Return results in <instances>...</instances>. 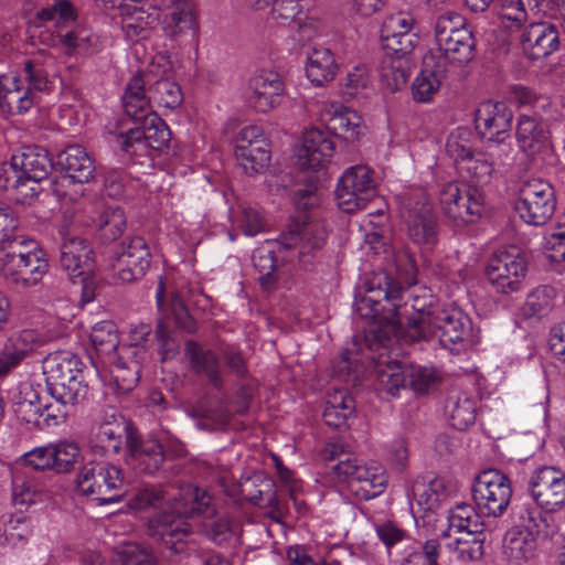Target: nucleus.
<instances>
[{"mask_svg": "<svg viewBox=\"0 0 565 565\" xmlns=\"http://www.w3.org/2000/svg\"><path fill=\"white\" fill-rule=\"evenodd\" d=\"M425 290L404 288L382 270L367 281L366 294L355 302L356 313L371 320L364 340L370 351L388 350L395 342L419 343L429 340V323L438 312Z\"/></svg>", "mask_w": 565, "mask_h": 565, "instance_id": "1", "label": "nucleus"}, {"mask_svg": "<svg viewBox=\"0 0 565 565\" xmlns=\"http://www.w3.org/2000/svg\"><path fill=\"white\" fill-rule=\"evenodd\" d=\"M212 497L206 490L185 484L172 492L159 484H146L138 488L129 499L134 510H145L167 505V509L149 519L147 532L156 543L172 555L186 550L188 539L192 534L189 518L207 512Z\"/></svg>", "mask_w": 565, "mask_h": 565, "instance_id": "2", "label": "nucleus"}, {"mask_svg": "<svg viewBox=\"0 0 565 565\" xmlns=\"http://www.w3.org/2000/svg\"><path fill=\"white\" fill-rule=\"evenodd\" d=\"M327 131L311 128L303 132L302 143L297 151V164L302 171H322L334 151L330 134L345 142H354L362 134V118L354 110L334 107L323 115Z\"/></svg>", "mask_w": 565, "mask_h": 565, "instance_id": "3", "label": "nucleus"}, {"mask_svg": "<svg viewBox=\"0 0 565 565\" xmlns=\"http://www.w3.org/2000/svg\"><path fill=\"white\" fill-rule=\"evenodd\" d=\"M320 455L330 463L328 476L337 482L345 483L359 500H371L384 491L387 478L382 468L369 467L349 454L342 443H327Z\"/></svg>", "mask_w": 565, "mask_h": 565, "instance_id": "4", "label": "nucleus"}, {"mask_svg": "<svg viewBox=\"0 0 565 565\" xmlns=\"http://www.w3.org/2000/svg\"><path fill=\"white\" fill-rule=\"evenodd\" d=\"M319 178L302 189H298L292 194V202L299 215L294 218L288 233L280 236V244L290 249H298V259L302 265H309L319 257L323 246L327 243L328 233L322 222L310 221L305 213L316 206L319 202L316 183Z\"/></svg>", "mask_w": 565, "mask_h": 565, "instance_id": "5", "label": "nucleus"}, {"mask_svg": "<svg viewBox=\"0 0 565 565\" xmlns=\"http://www.w3.org/2000/svg\"><path fill=\"white\" fill-rule=\"evenodd\" d=\"M84 364L74 353L68 351L54 352L43 361L46 391L63 411L82 403L87 395L88 386L83 374Z\"/></svg>", "mask_w": 565, "mask_h": 565, "instance_id": "6", "label": "nucleus"}, {"mask_svg": "<svg viewBox=\"0 0 565 565\" xmlns=\"http://www.w3.org/2000/svg\"><path fill=\"white\" fill-rule=\"evenodd\" d=\"M511 516L515 526L505 534L502 554L510 565H524L535 557L536 537L547 529V518L530 501H516Z\"/></svg>", "mask_w": 565, "mask_h": 565, "instance_id": "7", "label": "nucleus"}, {"mask_svg": "<svg viewBox=\"0 0 565 565\" xmlns=\"http://www.w3.org/2000/svg\"><path fill=\"white\" fill-rule=\"evenodd\" d=\"M54 163L46 149L40 146L23 147L22 151L13 154L10 166L0 168V179L4 189H15L23 199L33 198L38 194L35 185L46 179L53 169Z\"/></svg>", "mask_w": 565, "mask_h": 565, "instance_id": "8", "label": "nucleus"}, {"mask_svg": "<svg viewBox=\"0 0 565 565\" xmlns=\"http://www.w3.org/2000/svg\"><path fill=\"white\" fill-rule=\"evenodd\" d=\"M373 351L379 355L370 359L375 363V373L379 388L392 396H396L401 388L411 386L415 392L424 394L436 382L437 374L433 369L419 365H405L393 360L385 352Z\"/></svg>", "mask_w": 565, "mask_h": 565, "instance_id": "9", "label": "nucleus"}, {"mask_svg": "<svg viewBox=\"0 0 565 565\" xmlns=\"http://www.w3.org/2000/svg\"><path fill=\"white\" fill-rule=\"evenodd\" d=\"M42 22H53L55 31L53 45H62L67 54L79 53L92 55L98 51V36L85 29H67L76 19L73 6L67 0L55 1L52 6L36 12Z\"/></svg>", "mask_w": 565, "mask_h": 565, "instance_id": "10", "label": "nucleus"}, {"mask_svg": "<svg viewBox=\"0 0 565 565\" xmlns=\"http://www.w3.org/2000/svg\"><path fill=\"white\" fill-rule=\"evenodd\" d=\"M82 494L92 497L99 504L118 502L125 495L122 470L106 461H90L84 465L76 479Z\"/></svg>", "mask_w": 565, "mask_h": 565, "instance_id": "11", "label": "nucleus"}, {"mask_svg": "<svg viewBox=\"0 0 565 565\" xmlns=\"http://www.w3.org/2000/svg\"><path fill=\"white\" fill-rule=\"evenodd\" d=\"M401 218L408 237L419 246L431 248L438 241V223L433 206L422 191L405 194L401 202Z\"/></svg>", "mask_w": 565, "mask_h": 565, "instance_id": "12", "label": "nucleus"}, {"mask_svg": "<svg viewBox=\"0 0 565 565\" xmlns=\"http://www.w3.org/2000/svg\"><path fill=\"white\" fill-rule=\"evenodd\" d=\"M512 494L510 478L498 469L483 470L475 478L472 498L482 515L502 516L510 507Z\"/></svg>", "mask_w": 565, "mask_h": 565, "instance_id": "13", "label": "nucleus"}, {"mask_svg": "<svg viewBox=\"0 0 565 565\" xmlns=\"http://www.w3.org/2000/svg\"><path fill=\"white\" fill-rule=\"evenodd\" d=\"M556 196L552 184L543 179H529L519 189L515 211L526 224L541 226L553 216Z\"/></svg>", "mask_w": 565, "mask_h": 565, "instance_id": "14", "label": "nucleus"}, {"mask_svg": "<svg viewBox=\"0 0 565 565\" xmlns=\"http://www.w3.org/2000/svg\"><path fill=\"white\" fill-rule=\"evenodd\" d=\"M483 203V193L478 188H461L456 182H448L439 190L440 209L457 227L478 220L481 216Z\"/></svg>", "mask_w": 565, "mask_h": 565, "instance_id": "15", "label": "nucleus"}, {"mask_svg": "<svg viewBox=\"0 0 565 565\" xmlns=\"http://www.w3.org/2000/svg\"><path fill=\"white\" fill-rule=\"evenodd\" d=\"M527 264L520 250L512 246L493 253L487 260L484 276L497 292L518 291L525 278Z\"/></svg>", "mask_w": 565, "mask_h": 565, "instance_id": "16", "label": "nucleus"}, {"mask_svg": "<svg viewBox=\"0 0 565 565\" xmlns=\"http://www.w3.org/2000/svg\"><path fill=\"white\" fill-rule=\"evenodd\" d=\"M526 490L539 511L556 512L565 504V471L556 466H541L530 475Z\"/></svg>", "mask_w": 565, "mask_h": 565, "instance_id": "17", "label": "nucleus"}, {"mask_svg": "<svg viewBox=\"0 0 565 565\" xmlns=\"http://www.w3.org/2000/svg\"><path fill=\"white\" fill-rule=\"evenodd\" d=\"M150 247L142 236L126 237L114 252V277L130 284L142 278L150 266Z\"/></svg>", "mask_w": 565, "mask_h": 565, "instance_id": "18", "label": "nucleus"}, {"mask_svg": "<svg viewBox=\"0 0 565 565\" xmlns=\"http://www.w3.org/2000/svg\"><path fill=\"white\" fill-rule=\"evenodd\" d=\"M374 195L375 182L371 170L362 164L348 168L335 189L338 205L347 213L364 209Z\"/></svg>", "mask_w": 565, "mask_h": 565, "instance_id": "19", "label": "nucleus"}, {"mask_svg": "<svg viewBox=\"0 0 565 565\" xmlns=\"http://www.w3.org/2000/svg\"><path fill=\"white\" fill-rule=\"evenodd\" d=\"M136 127L119 135L120 148L125 152H136L137 148H150L161 151L171 139L168 125L157 114L141 115Z\"/></svg>", "mask_w": 565, "mask_h": 565, "instance_id": "20", "label": "nucleus"}, {"mask_svg": "<svg viewBox=\"0 0 565 565\" xmlns=\"http://www.w3.org/2000/svg\"><path fill=\"white\" fill-rule=\"evenodd\" d=\"M164 35L173 41L195 38L199 20L195 4L191 0H168L158 11L157 20Z\"/></svg>", "mask_w": 565, "mask_h": 565, "instance_id": "21", "label": "nucleus"}, {"mask_svg": "<svg viewBox=\"0 0 565 565\" xmlns=\"http://www.w3.org/2000/svg\"><path fill=\"white\" fill-rule=\"evenodd\" d=\"M512 121L513 111L503 102L487 100L476 109L475 126L483 140L504 142L510 137Z\"/></svg>", "mask_w": 565, "mask_h": 565, "instance_id": "22", "label": "nucleus"}, {"mask_svg": "<svg viewBox=\"0 0 565 565\" xmlns=\"http://www.w3.org/2000/svg\"><path fill=\"white\" fill-rule=\"evenodd\" d=\"M429 339L437 337L439 343L449 350L461 344L472 330L470 318L460 309L438 311L429 323Z\"/></svg>", "mask_w": 565, "mask_h": 565, "instance_id": "23", "label": "nucleus"}, {"mask_svg": "<svg viewBox=\"0 0 565 565\" xmlns=\"http://www.w3.org/2000/svg\"><path fill=\"white\" fill-rule=\"evenodd\" d=\"M414 22V18L406 12L387 17L381 30L382 49L402 54L413 53L419 41L417 34L411 32Z\"/></svg>", "mask_w": 565, "mask_h": 565, "instance_id": "24", "label": "nucleus"}, {"mask_svg": "<svg viewBox=\"0 0 565 565\" xmlns=\"http://www.w3.org/2000/svg\"><path fill=\"white\" fill-rule=\"evenodd\" d=\"M63 235L60 246V266L75 282V277L93 271V249L88 242L78 236Z\"/></svg>", "mask_w": 565, "mask_h": 565, "instance_id": "25", "label": "nucleus"}, {"mask_svg": "<svg viewBox=\"0 0 565 565\" xmlns=\"http://www.w3.org/2000/svg\"><path fill=\"white\" fill-rule=\"evenodd\" d=\"M557 28L547 22L531 23L521 34V45L524 54L531 60L547 57L559 47Z\"/></svg>", "mask_w": 565, "mask_h": 565, "instance_id": "26", "label": "nucleus"}, {"mask_svg": "<svg viewBox=\"0 0 565 565\" xmlns=\"http://www.w3.org/2000/svg\"><path fill=\"white\" fill-rule=\"evenodd\" d=\"M128 462L139 472L154 475L163 465V446L157 440H142L137 431L127 434Z\"/></svg>", "mask_w": 565, "mask_h": 565, "instance_id": "27", "label": "nucleus"}, {"mask_svg": "<svg viewBox=\"0 0 565 565\" xmlns=\"http://www.w3.org/2000/svg\"><path fill=\"white\" fill-rule=\"evenodd\" d=\"M140 2H128L120 7V26L125 36L130 41L146 40L150 36L158 20V10L139 6Z\"/></svg>", "mask_w": 565, "mask_h": 565, "instance_id": "28", "label": "nucleus"}, {"mask_svg": "<svg viewBox=\"0 0 565 565\" xmlns=\"http://www.w3.org/2000/svg\"><path fill=\"white\" fill-rule=\"evenodd\" d=\"M49 270V263L44 252H35L20 263L1 267L2 277L10 284L23 288L38 285Z\"/></svg>", "mask_w": 565, "mask_h": 565, "instance_id": "29", "label": "nucleus"}, {"mask_svg": "<svg viewBox=\"0 0 565 565\" xmlns=\"http://www.w3.org/2000/svg\"><path fill=\"white\" fill-rule=\"evenodd\" d=\"M436 45V57L439 60V63L461 66L473 58L476 40L469 29L459 30L454 35L441 36V40Z\"/></svg>", "mask_w": 565, "mask_h": 565, "instance_id": "30", "label": "nucleus"}, {"mask_svg": "<svg viewBox=\"0 0 565 565\" xmlns=\"http://www.w3.org/2000/svg\"><path fill=\"white\" fill-rule=\"evenodd\" d=\"M56 164L65 172V177L77 183H87L94 179L95 161L85 148L72 145L57 154Z\"/></svg>", "mask_w": 565, "mask_h": 565, "instance_id": "31", "label": "nucleus"}, {"mask_svg": "<svg viewBox=\"0 0 565 565\" xmlns=\"http://www.w3.org/2000/svg\"><path fill=\"white\" fill-rule=\"evenodd\" d=\"M413 66V53L402 54L392 50H384V56L380 65L382 84L391 93L401 89L406 85Z\"/></svg>", "mask_w": 565, "mask_h": 565, "instance_id": "32", "label": "nucleus"}, {"mask_svg": "<svg viewBox=\"0 0 565 565\" xmlns=\"http://www.w3.org/2000/svg\"><path fill=\"white\" fill-rule=\"evenodd\" d=\"M515 135L519 147L527 154H535L550 145V130L537 117L520 115Z\"/></svg>", "mask_w": 565, "mask_h": 565, "instance_id": "33", "label": "nucleus"}, {"mask_svg": "<svg viewBox=\"0 0 565 565\" xmlns=\"http://www.w3.org/2000/svg\"><path fill=\"white\" fill-rule=\"evenodd\" d=\"M185 355L198 375H203L216 390L224 385L223 372L218 356L212 350H205L196 342L190 340L185 343Z\"/></svg>", "mask_w": 565, "mask_h": 565, "instance_id": "34", "label": "nucleus"}, {"mask_svg": "<svg viewBox=\"0 0 565 565\" xmlns=\"http://www.w3.org/2000/svg\"><path fill=\"white\" fill-rule=\"evenodd\" d=\"M35 349V333L23 330L8 339L0 350V379L6 377Z\"/></svg>", "mask_w": 565, "mask_h": 565, "instance_id": "35", "label": "nucleus"}, {"mask_svg": "<svg viewBox=\"0 0 565 565\" xmlns=\"http://www.w3.org/2000/svg\"><path fill=\"white\" fill-rule=\"evenodd\" d=\"M51 405H42L36 393L32 392L31 397H22L14 402L13 412L18 419L26 424L30 428L43 429L49 426V419L65 418L66 411L60 414L50 412Z\"/></svg>", "mask_w": 565, "mask_h": 565, "instance_id": "36", "label": "nucleus"}, {"mask_svg": "<svg viewBox=\"0 0 565 565\" xmlns=\"http://www.w3.org/2000/svg\"><path fill=\"white\" fill-rule=\"evenodd\" d=\"M355 413V402L348 390L334 388L328 393L323 409L324 423L333 428L342 429L349 427V419Z\"/></svg>", "mask_w": 565, "mask_h": 565, "instance_id": "37", "label": "nucleus"}, {"mask_svg": "<svg viewBox=\"0 0 565 565\" xmlns=\"http://www.w3.org/2000/svg\"><path fill=\"white\" fill-rule=\"evenodd\" d=\"M445 414L454 428L466 430L476 422L477 403L467 393L452 391L445 402Z\"/></svg>", "mask_w": 565, "mask_h": 565, "instance_id": "38", "label": "nucleus"}, {"mask_svg": "<svg viewBox=\"0 0 565 565\" xmlns=\"http://www.w3.org/2000/svg\"><path fill=\"white\" fill-rule=\"evenodd\" d=\"M136 431L134 428L117 422L100 424L92 441V449L95 454L103 456L118 455L122 450L124 441L127 444V434Z\"/></svg>", "mask_w": 565, "mask_h": 565, "instance_id": "39", "label": "nucleus"}, {"mask_svg": "<svg viewBox=\"0 0 565 565\" xmlns=\"http://www.w3.org/2000/svg\"><path fill=\"white\" fill-rule=\"evenodd\" d=\"M338 65L333 53L327 47H315L308 55L306 74L316 86L331 82L337 74Z\"/></svg>", "mask_w": 565, "mask_h": 565, "instance_id": "40", "label": "nucleus"}, {"mask_svg": "<svg viewBox=\"0 0 565 565\" xmlns=\"http://www.w3.org/2000/svg\"><path fill=\"white\" fill-rule=\"evenodd\" d=\"M145 86L142 75L136 74L127 84L122 96L125 113L135 121H138L141 115L150 114L149 105L152 98L151 94H147Z\"/></svg>", "mask_w": 565, "mask_h": 565, "instance_id": "41", "label": "nucleus"}, {"mask_svg": "<svg viewBox=\"0 0 565 565\" xmlns=\"http://www.w3.org/2000/svg\"><path fill=\"white\" fill-rule=\"evenodd\" d=\"M234 154L247 174L259 172L270 160L266 139H259L256 143H236Z\"/></svg>", "mask_w": 565, "mask_h": 565, "instance_id": "42", "label": "nucleus"}, {"mask_svg": "<svg viewBox=\"0 0 565 565\" xmlns=\"http://www.w3.org/2000/svg\"><path fill=\"white\" fill-rule=\"evenodd\" d=\"M40 484L35 477L23 467L12 470V500L15 505H29L35 502Z\"/></svg>", "mask_w": 565, "mask_h": 565, "instance_id": "43", "label": "nucleus"}, {"mask_svg": "<svg viewBox=\"0 0 565 565\" xmlns=\"http://www.w3.org/2000/svg\"><path fill=\"white\" fill-rule=\"evenodd\" d=\"M35 252L44 250L35 241L24 238L17 232H13L12 237L0 247V268L20 263Z\"/></svg>", "mask_w": 565, "mask_h": 565, "instance_id": "44", "label": "nucleus"}, {"mask_svg": "<svg viewBox=\"0 0 565 565\" xmlns=\"http://www.w3.org/2000/svg\"><path fill=\"white\" fill-rule=\"evenodd\" d=\"M98 232L102 241L111 243L119 238L127 227V217L118 205L107 206L98 217Z\"/></svg>", "mask_w": 565, "mask_h": 565, "instance_id": "45", "label": "nucleus"}, {"mask_svg": "<svg viewBox=\"0 0 565 565\" xmlns=\"http://www.w3.org/2000/svg\"><path fill=\"white\" fill-rule=\"evenodd\" d=\"M90 342L100 355L111 360L113 353L119 349V337L116 324L111 321H102L94 326L90 332Z\"/></svg>", "mask_w": 565, "mask_h": 565, "instance_id": "46", "label": "nucleus"}, {"mask_svg": "<svg viewBox=\"0 0 565 565\" xmlns=\"http://www.w3.org/2000/svg\"><path fill=\"white\" fill-rule=\"evenodd\" d=\"M109 364L110 381L115 388L121 393H128L134 390L140 379L139 365L136 362L128 364L116 358L105 361Z\"/></svg>", "mask_w": 565, "mask_h": 565, "instance_id": "47", "label": "nucleus"}, {"mask_svg": "<svg viewBox=\"0 0 565 565\" xmlns=\"http://www.w3.org/2000/svg\"><path fill=\"white\" fill-rule=\"evenodd\" d=\"M401 565H445L444 546L438 539L426 540L418 551L408 554Z\"/></svg>", "mask_w": 565, "mask_h": 565, "instance_id": "48", "label": "nucleus"}, {"mask_svg": "<svg viewBox=\"0 0 565 565\" xmlns=\"http://www.w3.org/2000/svg\"><path fill=\"white\" fill-rule=\"evenodd\" d=\"M149 94H151L152 102L159 107L169 110L179 108L183 102V94L180 86L168 78L157 81L153 86L149 88Z\"/></svg>", "mask_w": 565, "mask_h": 565, "instance_id": "49", "label": "nucleus"}, {"mask_svg": "<svg viewBox=\"0 0 565 565\" xmlns=\"http://www.w3.org/2000/svg\"><path fill=\"white\" fill-rule=\"evenodd\" d=\"M445 492L443 480L433 479L428 483L416 482L413 487V497L420 510L434 511L439 507Z\"/></svg>", "mask_w": 565, "mask_h": 565, "instance_id": "50", "label": "nucleus"}, {"mask_svg": "<svg viewBox=\"0 0 565 565\" xmlns=\"http://www.w3.org/2000/svg\"><path fill=\"white\" fill-rule=\"evenodd\" d=\"M53 471L56 473H66L74 469L79 462L81 449L76 443L61 440L51 444Z\"/></svg>", "mask_w": 565, "mask_h": 565, "instance_id": "51", "label": "nucleus"}, {"mask_svg": "<svg viewBox=\"0 0 565 565\" xmlns=\"http://www.w3.org/2000/svg\"><path fill=\"white\" fill-rule=\"evenodd\" d=\"M555 296L554 288L551 286H540L531 291L523 306V312L527 317H543L553 307Z\"/></svg>", "mask_w": 565, "mask_h": 565, "instance_id": "52", "label": "nucleus"}, {"mask_svg": "<svg viewBox=\"0 0 565 565\" xmlns=\"http://www.w3.org/2000/svg\"><path fill=\"white\" fill-rule=\"evenodd\" d=\"M471 132L466 128H457L452 131L446 142L447 153L457 162L462 164L473 154Z\"/></svg>", "mask_w": 565, "mask_h": 565, "instance_id": "53", "label": "nucleus"}, {"mask_svg": "<svg viewBox=\"0 0 565 565\" xmlns=\"http://www.w3.org/2000/svg\"><path fill=\"white\" fill-rule=\"evenodd\" d=\"M363 365L358 361V353L347 349L333 364V374L339 380L355 384L363 376Z\"/></svg>", "mask_w": 565, "mask_h": 565, "instance_id": "54", "label": "nucleus"}, {"mask_svg": "<svg viewBox=\"0 0 565 565\" xmlns=\"http://www.w3.org/2000/svg\"><path fill=\"white\" fill-rule=\"evenodd\" d=\"M469 178L471 179L472 185H465L466 188H478L488 184L491 180L493 166L483 154L472 156L461 167Z\"/></svg>", "mask_w": 565, "mask_h": 565, "instance_id": "55", "label": "nucleus"}, {"mask_svg": "<svg viewBox=\"0 0 565 565\" xmlns=\"http://www.w3.org/2000/svg\"><path fill=\"white\" fill-rule=\"evenodd\" d=\"M51 444L44 447H36L24 454L15 463L17 467H23L28 472L53 471Z\"/></svg>", "mask_w": 565, "mask_h": 565, "instance_id": "56", "label": "nucleus"}, {"mask_svg": "<svg viewBox=\"0 0 565 565\" xmlns=\"http://www.w3.org/2000/svg\"><path fill=\"white\" fill-rule=\"evenodd\" d=\"M484 535L476 537V535H461L456 537L454 544H449V547H454L458 557L462 562H476L482 558Z\"/></svg>", "mask_w": 565, "mask_h": 565, "instance_id": "57", "label": "nucleus"}, {"mask_svg": "<svg viewBox=\"0 0 565 565\" xmlns=\"http://www.w3.org/2000/svg\"><path fill=\"white\" fill-rule=\"evenodd\" d=\"M117 556L118 565H157L152 551L137 543L125 544Z\"/></svg>", "mask_w": 565, "mask_h": 565, "instance_id": "58", "label": "nucleus"}, {"mask_svg": "<svg viewBox=\"0 0 565 565\" xmlns=\"http://www.w3.org/2000/svg\"><path fill=\"white\" fill-rule=\"evenodd\" d=\"M440 81L435 71L423 70L412 84V94L415 100L427 103L438 90Z\"/></svg>", "mask_w": 565, "mask_h": 565, "instance_id": "59", "label": "nucleus"}, {"mask_svg": "<svg viewBox=\"0 0 565 565\" xmlns=\"http://www.w3.org/2000/svg\"><path fill=\"white\" fill-rule=\"evenodd\" d=\"M254 267L259 271L262 284L270 282L274 279V273L277 268L275 252L268 246H263L254 250L252 255Z\"/></svg>", "mask_w": 565, "mask_h": 565, "instance_id": "60", "label": "nucleus"}, {"mask_svg": "<svg viewBox=\"0 0 565 565\" xmlns=\"http://www.w3.org/2000/svg\"><path fill=\"white\" fill-rule=\"evenodd\" d=\"M459 30H468L465 28L463 17L456 11H446L440 13L435 22V40L436 43L443 38L454 35Z\"/></svg>", "mask_w": 565, "mask_h": 565, "instance_id": "61", "label": "nucleus"}, {"mask_svg": "<svg viewBox=\"0 0 565 565\" xmlns=\"http://www.w3.org/2000/svg\"><path fill=\"white\" fill-rule=\"evenodd\" d=\"M31 524L24 518H11L3 526V539L8 545L24 543L31 535Z\"/></svg>", "mask_w": 565, "mask_h": 565, "instance_id": "62", "label": "nucleus"}, {"mask_svg": "<svg viewBox=\"0 0 565 565\" xmlns=\"http://www.w3.org/2000/svg\"><path fill=\"white\" fill-rule=\"evenodd\" d=\"M247 87H249V89H259L279 94H282L285 90L281 76L277 72L270 70H262L256 73L248 81Z\"/></svg>", "mask_w": 565, "mask_h": 565, "instance_id": "63", "label": "nucleus"}, {"mask_svg": "<svg viewBox=\"0 0 565 565\" xmlns=\"http://www.w3.org/2000/svg\"><path fill=\"white\" fill-rule=\"evenodd\" d=\"M281 95L279 93L249 89L247 87L245 98L250 108L265 114L278 106Z\"/></svg>", "mask_w": 565, "mask_h": 565, "instance_id": "64", "label": "nucleus"}]
</instances>
